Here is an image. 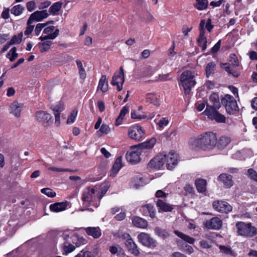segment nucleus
Instances as JSON below:
<instances>
[{"label": "nucleus", "mask_w": 257, "mask_h": 257, "mask_svg": "<svg viewBox=\"0 0 257 257\" xmlns=\"http://www.w3.org/2000/svg\"><path fill=\"white\" fill-rule=\"evenodd\" d=\"M97 187L95 186L94 188L87 187L83 192L82 194V200L84 202L90 204L93 201V195L96 193Z\"/></svg>", "instance_id": "obj_11"}, {"label": "nucleus", "mask_w": 257, "mask_h": 257, "mask_svg": "<svg viewBox=\"0 0 257 257\" xmlns=\"http://www.w3.org/2000/svg\"><path fill=\"white\" fill-rule=\"evenodd\" d=\"M36 117L40 121L46 122L52 118V116L50 114L44 111H37L36 113Z\"/></svg>", "instance_id": "obj_25"}, {"label": "nucleus", "mask_w": 257, "mask_h": 257, "mask_svg": "<svg viewBox=\"0 0 257 257\" xmlns=\"http://www.w3.org/2000/svg\"><path fill=\"white\" fill-rule=\"evenodd\" d=\"M76 63L78 69L80 78L82 79H85L86 77V73L85 69L83 67L82 62L79 60H77Z\"/></svg>", "instance_id": "obj_39"}, {"label": "nucleus", "mask_w": 257, "mask_h": 257, "mask_svg": "<svg viewBox=\"0 0 257 257\" xmlns=\"http://www.w3.org/2000/svg\"><path fill=\"white\" fill-rule=\"evenodd\" d=\"M184 191L186 195H187L188 194H192L194 192V188L190 185H186L184 187Z\"/></svg>", "instance_id": "obj_61"}, {"label": "nucleus", "mask_w": 257, "mask_h": 257, "mask_svg": "<svg viewBox=\"0 0 257 257\" xmlns=\"http://www.w3.org/2000/svg\"><path fill=\"white\" fill-rule=\"evenodd\" d=\"M206 181L205 180L199 179L196 181V189L199 192H204L206 190Z\"/></svg>", "instance_id": "obj_31"}, {"label": "nucleus", "mask_w": 257, "mask_h": 257, "mask_svg": "<svg viewBox=\"0 0 257 257\" xmlns=\"http://www.w3.org/2000/svg\"><path fill=\"white\" fill-rule=\"evenodd\" d=\"M44 40L43 42L39 43L38 46L39 47L41 52L43 53L49 50L52 44V42L50 41Z\"/></svg>", "instance_id": "obj_38"}, {"label": "nucleus", "mask_w": 257, "mask_h": 257, "mask_svg": "<svg viewBox=\"0 0 257 257\" xmlns=\"http://www.w3.org/2000/svg\"><path fill=\"white\" fill-rule=\"evenodd\" d=\"M62 6V3L61 2H57L56 3H55L50 8V12L54 15L56 13L58 12L60 10Z\"/></svg>", "instance_id": "obj_43"}, {"label": "nucleus", "mask_w": 257, "mask_h": 257, "mask_svg": "<svg viewBox=\"0 0 257 257\" xmlns=\"http://www.w3.org/2000/svg\"><path fill=\"white\" fill-rule=\"evenodd\" d=\"M221 103L224 106L226 112L228 114H233L238 110L236 101L232 96L229 94L225 95L222 98Z\"/></svg>", "instance_id": "obj_4"}, {"label": "nucleus", "mask_w": 257, "mask_h": 257, "mask_svg": "<svg viewBox=\"0 0 257 257\" xmlns=\"http://www.w3.org/2000/svg\"><path fill=\"white\" fill-rule=\"evenodd\" d=\"M85 230L87 234L95 238H99L101 235V230L99 227H88L85 228Z\"/></svg>", "instance_id": "obj_27"}, {"label": "nucleus", "mask_w": 257, "mask_h": 257, "mask_svg": "<svg viewBox=\"0 0 257 257\" xmlns=\"http://www.w3.org/2000/svg\"><path fill=\"white\" fill-rule=\"evenodd\" d=\"M68 205V202H57L50 205V209L53 212H60L66 209V207Z\"/></svg>", "instance_id": "obj_22"}, {"label": "nucleus", "mask_w": 257, "mask_h": 257, "mask_svg": "<svg viewBox=\"0 0 257 257\" xmlns=\"http://www.w3.org/2000/svg\"><path fill=\"white\" fill-rule=\"evenodd\" d=\"M77 112H78V110L75 109H73L71 111L69 116L68 117V118L67 119V123L70 124V123H72L74 122L75 118L77 115Z\"/></svg>", "instance_id": "obj_49"}, {"label": "nucleus", "mask_w": 257, "mask_h": 257, "mask_svg": "<svg viewBox=\"0 0 257 257\" xmlns=\"http://www.w3.org/2000/svg\"><path fill=\"white\" fill-rule=\"evenodd\" d=\"M125 216L126 215L125 212H120L114 217L117 220L121 221L124 219Z\"/></svg>", "instance_id": "obj_64"}, {"label": "nucleus", "mask_w": 257, "mask_h": 257, "mask_svg": "<svg viewBox=\"0 0 257 257\" xmlns=\"http://www.w3.org/2000/svg\"><path fill=\"white\" fill-rule=\"evenodd\" d=\"M54 26H49L45 28L44 30L43 33L46 34L47 35H50L52 34V32L54 30Z\"/></svg>", "instance_id": "obj_62"}, {"label": "nucleus", "mask_w": 257, "mask_h": 257, "mask_svg": "<svg viewBox=\"0 0 257 257\" xmlns=\"http://www.w3.org/2000/svg\"><path fill=\"white\" fill-rule=\"evenodd\" d=\"M128 112V108L127 106H124L122 107L121 110H120V112L119 113V114L117 118L115 120V125H119L122 122V120L123 119V118L125 116V115Z\"/></svg>", "instance_id": "obj_32"}, {"label": "nucleus", "mask_w": 257, "mask_h": 257, "mask_svg": "<svg viewBox=\"0 0 257 257\" xmlns=\"http://www.w3.org/2000/svg\"><path fill=\"white\" fill-rule=\"evenodd\" d=\"M141 152L136 145L132 146L130 150L126 154L127 161L132 164L138 163L140 160V156Z\"/></svg>", "instance_id": "obj_6"}, {"label": "nucleus", "mask_w": 257, "mask_h": 257, "mask_svg": "<svg viewBox=\"0 0 257 257\" xmlns=\"http://www.w3.org/2000/svg\"><path fill=\"white\" fill-rule=\"evenodd\" d=\"M213 208L217 211L221 213H228L232 210V206L227 202L223 201H215L212 204Z\"/></svg>", "instance_id": "obj_9"}, {"label": "nucleus", "mask_w": 257, "mask_h": 257, "mask_svg": "<svg viewBox=\"0 0 257 257\" xmlns=\"http://www.w3.org/2000/svg\"><path fill=\"white\" fill-rule=\"evenodd\" d=\"M156 205L158 208L159 212L171 211L173 209L172 206L171 205L161 199H158Z\"/></svg>", "instance_id": "obj_23"}, {"label": "nucleus", "mask_w": 257, "mask_h": 257, "mask_svg": "<svg viewBox=\"0 0 257 257\" xmlns=\"http://www.w3.org/2000/svg\"><path fill=\"white\" fill-rule=\"evenodd\" d=\"M218 247L222 253L230 257L235 256V253L231 247L223 245H219Z\"/></svg>", "instance_id": "obj_36"}, {"label": "nucleus", "mask_w": 257, "mask_h": 257, "mask_svg": "<svg viewBox=\"0 0 257 257\" xmlns=\"http://www.w3.org/2000/svg\"><path fill=\"white\" fill-rule=\"evenodd\" d=\"M27 9L28 11L32 12L36 8V4L34 1H30L26 4Z\"/></svg>", "instance_id": "obj_57"}, {"label": "nucleus", "mask_w": 257, "mask_h": 257, "mask_svg": "<svg viewBox=\"0 0 257 257\" xmlns=\"http://www.w3.org/2000/svg\"><path fill=\"white\" fill-rule=\"evenodd\" d=\"M195 7L199 10H203L207 8L208 6L207 0H196Z\"/></svg>", "instance_id": "obj_45"}, {"label": "nucleus", "mask_w": 257, "mask_h": 257, "mask_svg": "<svg viewBox=\"0 0 257 257\" xmlns=\"http://www.w3.org/2000/svg\"><path fill=\"white\" fill-rule=\"evenodd\" d=\"M22 107L23 104L15 101L10 105V112L15 116L19 117L21 115Z\"/></svg>", "instance_id": "obj_17"}, {"label": "nucleus", "mask_w": 257, "mask_h": 257, "mask_svg": "<svg viewBox=\"0 0 257 257\" xmlns=\"http://www.w3.org/2000/svg\"><path fill=\"white\" fill-rule=\"evenodd\" d=\"M47 24H48L47 23H44V24H41V23L38 24L36 27L35 30L36 35L38 36L40 34L42 29L43 28H44L45 27H46L47 26Z\"/></svg>", "instance_id": "obj_55"}, {"label": "nucleus", "mask_w": 257, "mask_h": 257, "mask_svg": "<svg viewBox=\"0 0 257 257\" xmlns=\"http://www.w3.org/2000/svg\"><path fill=\"white\" fill-rule=\"evenodd\" d=\"M174 233L180 238H182L185 241L190 243L193 244L195 241V239L192 237H190L186 234H184L178 230H175Z\"/></svg>", "instance_id": "obj_33"}, {"label": "nucleus", "mask_w": 257, "mask_h": 257, "mask_svg": "<svg viewBox=\"0 0 257 257\" xmlns=\"http://www.w3.org/2000/svg\"><path fill=\"white\" fill-rule=\"evenodd\" d=\"M122 167V157L119 156L116 158L111 170L110 176L114 177L116 176Z\"/></svg>", "instance_id": "obj_20"}, {"label": "nucleus", "mask_w": 257, "mask_h": 257, "mask_svg": "<svg viewBox=\"0 0 257 257\" xmlns=\"http://www.w3.org/2000/svg\"><path fill=\"white\" fill-rule=\"evenodd\" d=\"M124 82V77H121L116 74H114L112 78L111 84L113 86H116L118 91L122 89V85Z\"/></svg>", "instance_id": "obj_19"}, {"label": "nucleus", "mask_w": 257, "mask_h": 257, "mask_svg": "<svg viewBox=\"0 0 257 257\" xmlns=\"http://www.w3.org/2000/svg\"><path fill=\"white\" fill-rule=\"evenodd\" d=\"M138 238L139 240L143 245L147 246H155V241L150 237V235L142 232L138 235Z\"/></svg>", "instance_id": "obj_14"}, {"label": "nucleus", "mask_w": 257, "mask_h": 257, "mask_svg": "<svg viewBox=\"0 0 257 257\" xmlns=\"http://www.w3.org/2000/svg\"><path fill=\"white\" fill-rule=\"evenodd\" d=\"M131 116H132V118L133 119H144V118H146V116L142 115L141 114H138L137 113V112L136 111H134V112H132Z\"/></svg>", "instance_id": "obj_59"}, {"label": "nucleus", "mask_w": 257, "mask_h": 257, "mask_svg": "<svg viewBox=\"0 0 257 257\" xmlns=\"http://www.w3.org/2000/svg\"><path fill=\"white\" fill-rule=\"evenodd\" d=\"M231 141L229 137L226 136L221 137L218 141L217 147L219 149H223L225 148Z\"/></svg>", "instance_id": "obj_29"}, {"label": "nucleus", "mask_w": 257, "mask_h": 257, "mask_svg": "<svg viewBox=\"0 0 257 257\" xmlns=\"http://www.w3.org/2000/svg\"><path fill=\"white\" fill-rule=\"evenodd\" d=\"M99 131L102 133L107 134L110 132V128L108 125L103 124L100 128Z\"/></svg>", "instance_id": "obj_58"}, {"label": "nucleus", "mask_w": 257, "mask_h": 257, "mask_svg": "<svg viewBox=\"0 0 257 257\" xmlns=\"http://www.w3.org/2000/svg\"><path fill=\"white\" fill-rule=\"evenodd\" d=\"M156 142V139L154 138H152L148 141L141 143L136 146L137 147V148L140 149V150L142 152L143 149H152L155 144Z\"/></svg>", "instance_id": "obj_24"}, {"label": "nucleus", "mask_w": 257, "mask_h": 257, "mask_svg": "<svg viewBox=\"0 0 257 257\" xmlns=\"http://www.w3.org/2000/svg\"><path fill=\"white\" fill-rule=\"evenodd\" d=\"M217 109L209 107L208 109H206L204 112L208 116V118L211 119H214L218 122H224L225 117L217 111Z\"/></svg>", "instance_id": "obj_8"}, {"label": "nucleus", "mask_w": 257, "mask_h": 257, "mask_svg": "<svg viewBox=\"0 0 257 257\" xmlns=\"http://www.w3.org/2000/svg\"><path fill=\"white\" fill-rule=\"evenodd\" d=\"M196 107L198 111H202L206 105V103L205 102H197L195 104Z\"/></svg>", "instance_id": "obj_60"}, {"label": "nucleus", "mask_w": 257, "mask_h": 257, "mask_svg": "<svg viewBox=\"0 0 257 257\" xmlns=\"http://www.w3.org/2000/svg\"><path fill=\"white\" fill-rule=\"evenodd\" d=\"M204 224L205 227L209 229L218 230L222 226V221L218 217H214L207 220Z\"/></svg>", "instance_id": "obj_12"}, {"label": "nucleus", "mask_w": 257, "mask_h": 257, "mask_svg": "<svg viewBox=\"0 0 257 257\" xmlns=\"http://www.w3.org/2000/svg\"><path fill=\"white\" fill-rule=\"evenodd\" d=\"M216 141L217 138L214 133H206L200 135L198 138L191 141L190 145L193 149H211L216 145Z\"/></svg>", "instance_id": "obj_1"}, {"label": "nucleus", "mask_w": 257, "mask_h": 257, "mask_svg": "<svg viewBox=\"0 0 257 257\" xmlns=\"http://www.w3.org/2000/svg\"><path fill=\"white\" fill-rule=\"evenodd\" d=\"M236 233L238 235L245 237H252L257 234V228L251 225V223H246L238 221L236 223Z\"/></svg>", "instance_id": "obj_3"}, {"label": "nucleus", "mask_w": 257, "mask_h": 257, "mask_svg": "<svg viewBox=\"0 0 257 257\" xmlns=\"http://www.w3.org/2000/svg\"><path fill=\"white\" fill-rule=\"evenodd\" d=\"M33 23V22L29 23V20H28V22L27 23V27L26 30H25V31L24 32L25 35H28L30 34L33 32V31L34 30V25H32V24Z\"/></svg>", "instance_id": "obj_54"}, {"label": "nucleus", "mask_w": 257, "mask_h": 257, "mask_svg": "<svg viewBox=\"0 0 257 257\" xmlns=\"http://www.w3.org/2000/svg\"><path fill=\"white\" fill-rule=\"evenodd\" d=\"M108 189V187L106 185H102L100 190L97 188V195L99 200H100L103 196L106 194Z\"/></svg>", "instance_id": "obj_44"}, {"label": "nucleus", "mask_w": 257, "mask_h": 257, "mask_svg": "<svg viewBox=\"0 0 257 257\" xmlns=\"http://www.w3.org/2000/svg\"><path fill=\"white\" fill-rule=\"evenodd\" d=\"M22 37H23L22 33H20L18 35H15L13 37L12 39L9 42V43L11 45L19 44L21 42Z\"/></svg>", "instance_id": "obj_48"}, {"label": "nucleus", "mask_w": 257, "mask_h": 257, "mask_svg": "<svg viewBox=\"0 0 257 257\" xmlns=\"http://www.w3.org/2000/svg\"><path fill=\"white\" fill-rule=\"evenodd\" d=\"M140 211L144 216H149L154 218L156 216V211L154 206L151 204L143 205L140 208Z\"/></svg>", "instance_id": "obj_18"}, {"label": "nucleus", "mask_w": 257, "mask_h": 257, "mask_svg": "<svg viewBox=\"0 0 257 257\" xmlns=\"http://www.w3.org/2000/svg\"><path fill=\"white\" fill-rule=\"evenodd\" d=\"M165 156L163 154H160L149 162L148 167L156 170L160 169L165 164Z\"/></svg>", "instance_id": "obj_10"}, {"label": "nucleus", "mask_w": 257, "mask_h": 257, "mask_svg": "<svg viewBox=\"0 0 257 257\" xmlns=\"http://www.w3.org/2000/svg\"><path fill=\"white\" fill-rule=\"evenodd\" d=\"M125 245L128 250L135 255H137L139 253L138 247L132 239L130 238L126 240Z\"/></svg>", "instance_id": "obj_26"}, {"label": "nucleus", "mask_w": 257, "mask_h": 257, "mask_svg": "<svg viewBox=\"0 0 257 257\" xmlns=\"http://www.w3.org/2000/svg\"><path fill=\"white\" fill-rule=\"evenodd\" d=\"M62 247L64 251L63 254L65 255H67L68 253L72 252L76 248L75 246L66 241L63 243Z\"/></svg>", "instance_id": "obj_37"}, {"label": "nucleus", "mask_w": 257, "mask_h": 257, "mask_svg": "<svg viewBox=\"0 0 257 257\" xmlns=\"http://www.w3.org/2000/svg\"><path fill=\"white\" fill-rule=\"evenodd\" d=\"M59 30L56 29L53 33H52V34H51L50 35H46L44 37L41 36L39 38V39L41 40L42 41H44V40H47L48 39L53 40V39H55L58 36V35H59Z\"/></svg>", "instance_id": "obj_46"}, {"label": "nucleus", "mask_w": 257, "mask_h": 257, "mask_svg": "<svg viewBox=\"0 0 257 257\" xmlns=\"http://www.w3.org/2000/svg\"><path fill=\"white\" fill-rule=\"evenodd\" d=\"M25 8L24 7L21 6V5H18L14 6L11 10V12L12 14H14L15 16H18L20 15L24 10Z\"/></svg>", "instance_id": "obj_42"}, {"label": "nucleus", "mask_w": 257, "mask_h": 257, "mask_svg": "<svg viewBox=\"0 0 257 257\" xmlns=\"http://www.w3.org/2000/svg\"><path fill=\"white\" fill-rule=\"evenodd\" d=\"M41 192L49 197H54L56 195V193L49 188L42 189Z\"/></svg>", "instance_id": "obj_50"}, {"label": "nucleus", "mask_w": 257, "mask_h": 257, "mask_svg": "<svg viewBox=\"0 0 257 257\" xmlns=\"http://www.w3.org/2000/svg\"><path fill=\"white\" fill-rule=\"evenodd\" d=\"M210 104H206V108L212 107L213 109H219L221 107V103L219 101L218 95L213 93L210 95L209 98Z\"/></svg>", "instance_id": "obj_16"}, {"label": "nucleus", "mask_w": 257, "mask_h": 257, "mask_svg": "<svg viewBox=\"0 0 257 257\" xmlns=\"http://www.w3.org/2000/svg\"><path fill=\"white\" fill-rule=\"evenodd\" d=\"M17 48L15 47H13L7 55V57L9 58L11 62H13L18 57V54L16 52Z\"/></svg>", "instance_id": "obj_41"}, {"label": "nucleus", "mask_w": 257, "mask_h": 257, "mask_svg": "<svg viewBox=\"0 0 257 257\" xmlns=\"http://www.w3.org/2000/svg\"><path fill=\"white\" fill-rule=\"evenodd\" d=\"M247 175L251 179L257 182V172L253 169H249L247 170Z\"/></svg>", "instance_id": "obj_53"}, {"label": "nucleus", "mask_w": 257, "mask_h": 257, "mask_svg": "<svg viewBox=\"0 0 257 257\" xmlns=\"http://www.w3.org/2000/svg\"><path fill=\"white\" fill-rule=\"evenodd\" d=\"M229 65L233 67H237L239 65V62L236 56L234 54H231L229 56Z\"/></svg>", "instance_id": "obj_47"}, {"label": "nucleus", "mask_w": 257, "mask_h": 257, "mask_svg": "<svg viewBox=\"0 0 257 257\" xmlns=\"http://www.w3.org/2000/svg\"><path fill=\"white\" fill-rule=\"evenodd\" d=\"M132 221L133 224L137 227L146 228L148 225V222L145 219L139 216L133 217Z\"/></svg>", "instance_id": "obj_21"}, {"label": "nucleus", "mask_w": 257, "mask_h": 257, "mask_svg": "<svg viewBox=\"0 0 257 257\" xmlns=\"http://www.w3.org/2000/svg\"><path fill=\"white\" fill-rule=\"evenodd\" d=\"M233 67L227 63H222L221 64V68L227 72L229 74H231L234 77H237L239 76V73L235 70Z\"/></svg>", "instance_id": "obj_28"}, {"label": "nucleus", "mask_w": 257, "mask_h": 257, "mask_svg": "<svg viewBox=\"0 0 257 257\" xmlns=\"http://www.w3.org/2000/svg\"><path fill=\"white\" fill-rule=\"evenodd\" d=\"M218 180L223 183L225 188H229L233 185L232 176L226 173L221 174L218 177Z\"/></svg>", "instance_id": "obj_15"}, {"label": "nucleus", "mask_w": 257, "mask_h": 257, "mask_svg": "<svg viewBox=\"0 0 257 257\" xmlns=\"http://www.w3.org/2000/svg\"><path fill=\"white\" fill-rule=\"evenodd\" d=\"M147 101L153 103L154 105H159V103L157 97L152 94H148L147 96Z\"/></svg>", "instance_id": "obj_52"}, {"label": "nucleus", "mask_w": 257, "mask_h": 257, "mask_svg": "<svg viewBox=\"0 0 257 257\" xmlns=\"http://www.w3.org/2000/svg\"><path fill=\"white\" fill-rule=\"evenodd\" d=\"M165 156V163H166V167L168 170H173L178 164V156L174 151H171Z\"/></svg>", "instance_id": "obj_7"}, {"label": "nucleus", "mask_w": 257, "mask_h": 257, "mask_svg": "<svg viewBox=\"0 0 257 257\" xmlns=\"http://www.w3.org/2000/svg\"><path fill=\"white\" fill-rule=\"evenodd\" d=\"M145 131L143 128L138 125H135L131 126L128 129V137L135 141H140L144 137Z\"/></svg>", "instance_id": "obj_5"}, {"label": "nucleus", "mask_w": 257, "mask_h": 257, "mask_svg": "<svg viewBox=\"0 0 257 257\" xmlns=\"http://www.w3.org/2000/svg\"><path fill=\"white\" fill-rule=\"evenodd\" d=\"M216 64L214 62L208 63L205 68L206 75L208 77L210 75L214 73Z\"/></svg>", "instance_id": "obj_40"}, {"label": "nucleus", "mask_w": 257, "mask_h": 257, "mask_svg": "<svg viewBox=\"0 0 257 257\" xmlns=\"http://www.w3.org/2000/svg\"><path fill=\"white\" fill-rule=\"evenodd\" d=\"M169 123V120L165 117L162 118L158 122L157 124L160 128H164Z\"/></svg>", "instance_id": "obj_56"}, {"label": "nucleus", "mask_w": 257, "mask_h": 257, "mask_svg": "<svg viewBox=\"0 0 257 257\" xmlns=\"http://www.w3.org/2000/svg\"><path fill=\"white\" fill-rule=\"evenodd\" d=\"M64 108L63 103L61 101L59 102L57 104L51 106L52 109L56 112H61Z\"/></svg>", "instance_id": "obj_51"}, {"label": "nucleus", "mask_w": 257, "mask_h": 257, "mask_svg": "<svg viewBox=\"0 0 257 257\" xmlns=\"http://www.w3.org/2000/svg\"><path fill=\"white\" fill-rule=\"evenodd\" d=\"M154 231L156 234L163 239H165L170 236V233L166 229L160 227H156Z\"/></svg>", "instance_id": "obj_35"}, {"label": "nucleus", "mask_w": 257, "mask_h": 257, "mask_svg": "<svg viewBox=\"0 0 257 257\" xmlns=\"http://www.w3.org/2000/svg\"><path fill=\"white\" fill-rule=\"evenodd\" d=\"M49 14L47 10L37 11L32 13L29 19V23L39 22L48 17Z\"/></svg>", "instance_id": "obj_13"}, {"label": "nucleus", "mask_w": 257, "mask_h": 257, "mask_svg": "<svg viewBox=\"0 0 257 257\" xmlns=\"http://www.w3.org/2000/svg\"><path fill=\"white\" fill-rule=\"evenodd\" d=\"M199 244L200 246L203 248H209L211 247V245L207 241L204 240L200 241Z\"/></svg>", "instance_id": "obj_63"}, {"label": "nucleus", "mask_w": 257, "mask_h": 257, "mask_svg": "<svg viewBox=\"0 0 257 257\" xmlns=\"http://www.w3.org/2000/svg\"><path fill=\"white\" fill-rule=\"evenodd\" d=\"M97 90H100L103 92H105L108 90V83L105 75H102L100 78Z\"/></svg>", "instance_id": "obj_30"}, {"label": "nucleus", "mask_w": 257, "mask_h": 257, "mask_svg": "<svg viewBox=\"0 0 257 257\" xmlns=\"http://www.w3.org/2000/svg\"><path fill=\"white\" fill-rule=\"evenodd\" d=\"M197 42L198 46L202 48V51H204L206 49L207 40L203 32H200Z\"/></svg>", "instance_id": "obj_34"}, {"label": "nucleus", "mask_w": 257, "mask_h": 257, "mask_svg": "<svg viewBox=\"0 0 257 257\" xmlns=\"http://www.w3.org/2000/svg\"><path fill=\"white\" fill-rule=\"evenodd\" d=\"M197 74L194 71H184L180 76V81L186 95L190 93V90L195 85L194 77Z\"/></svg>", "instance_id": "obj_2"}]
</instances>
